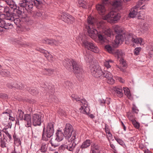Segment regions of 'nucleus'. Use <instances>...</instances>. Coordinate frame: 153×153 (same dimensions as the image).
Segmentation results:
<instances>
[{
	"label": "nucleus",
	"instance_id": "obj_1",
	"mask_svg": "<svg viewBox=\"0 0 153 153\" xmlns=\"http://www.w3.org/2000/svg\"><path fill=\"white\" fill-rule=\"evenodd\" d=\"M95 19L93 17L89 16L87 23L85 24V27L87 30L89 36L91 38H93L94 35L97 34L99 42L102 44L105 41V36L103 34L98 33V31L95 29Z\"/></svg>",
	"mask_w": 153,
	"mask_h": 153
},
{
	"label": "nucleus",
	"instance_id": "obj_2",
	"mask_svg": "<svg viewBox=\"0 0 153 153\" xmlns=\"http://www.w3.org/2000/svg\"><path fill=\"white\" fill-rule=\"evenodd\" d=\"M63 64L68 70L73 69L74 72L79 79L82 77L83 69L81 66L76 61L66 58L63 61Z\"/></svg>",
	"mask_w": 153,
	"mask_h": 153
},
{
	"label": "nucleus",
	"instance_id": "obj_3",
	"mask_svg": "<svg viewBox=\"0 0 153 153\" xmlns=\"http://www.w3.org/2000/svg\"><path fill=\"white\" fill-rule=\"evenodd\" d=\"M48 0H20L19 4L20 7L26 10H32L33 6L38 9H40L43 2H46Z\"/></svg>",
	"mask_w": 153,
	"mask_h": 153
},
{
	"label": "nucleus",
	"instance_id": "obj_4",
	"mask_svg": "<svg viewBox=\"0 0 153 153\" xmlns=\"http://www.w3.org/2000/svg\"><path fill=\"white\" fill-rule=\"evenodd\" d=\"M64 133L61 130H57L55 134L56 140L58 141L62 140L64 137L65 139L69 140L72 136L74 131L72 126L69 123L66 124L64 129Z\"/></svg>",
	"mask_w": 153,
	"mask_h": 153
},
{
	"label": "nucleus",
	"instance_id": "obj_5",
	"mask_svg": "<svg viewBox=\"0 0 153 153\" xmlns=\"http://www.w3.org/2000/svg\"><path fill=\"white\" fill-rule=\"evenodd\" d=\"M110 62L112 63L113 61L109 60L104 62V65L105 67L104 70L103 77L107 79L108 83L112 85L115 83V80L113 78L111 72L112 70L111 68V65H110Z\"/></svg>",
	"mask_w": 153,
	"mask_h": 153
},
{
	"label": "nucleus",
	"instance_id": "obj_6",
	"mask_svg": "<svg viewBox=\"0 0 153 153\" xmlns=\"http://www.w3.org/2000/svg\"><path fill=\"white\" fill-rule=\"evenodd\" d=\"M53 123H48L45 127L44 126L42 133V140L47 141L48 138L52 136L54 132Z\"/></svg>",
	"mask_w": 153,
	"mask_h": 153
},
{
	"label": "nucleus",
	"instance_id": "obj_7",
	"mask_svg": "<svg viewBox=\"0 0 153 153\" xmlns=\"http://www.w3.org/2000/svg\"><path fill=\"white\" fill-rule=\"evenodd\" d=\"M77 138L78 136L73 132L71 139V141L68 140L65 143L59 147L60 149L63 150L66 149L69 151L73 152L76 146L77 143H76Z\"/></svg>",
	"mask_w": 153,
	"mask_h": 153
},
{
	"label": "nucleus",
	"instance_id": "obj_8",
	"mask_svg": "<svg viewBox=\"0 0 153 153\" xmlns=\"http://www.w3.org/2000/svg\"><path fill=\"white\" fill-rule=\"evenodd\" d=\"M114 30L115 34H117L115 36V43L117 45L121 44L124 40V36H125V34H123V29L121 26L115 25Z\"/></svg>",
	"mask_w": 153,
	"mask_h": 153
},
{
	"label": "nucleus",
	"instance_id": "obj_9",
	"mask_svg": "<svg viewBox=\"0 0 153 153\" xmlns=\"http://www.w3.org/2000/svg\"><path fill=\"white\" fill-rule=\"evenodd\" d=\"M90 68L92 75L94 77L98 78L102 75L103 76L104 71L101 70L99 65L91 64L90 65Z\"/></svg>",
	"mask_w": 153,
	"mask_h": 153
},
{
	"label": "nucleus",
	"instance_id": "obj_10",
	"mask_svg": "<svg viewBox=\"0 0 153 153\" xmlns=\"http://www.w3.org/2000/svg\"><path fill=\"white\" fill-rule=\"evenodd\" d=\"M43 115L40 113L33 114L32 117V123L34 126H40L43 122Z\"/></svg>",
	"mask_w": 153,
	"mask_h": 153
},
{
	"label": "nucleus",
	"instance_id": "obj_11",
	"mask_svg": "<svg viewBox=\"0 0 153 153\" xmlns=\"http://www.w3.org/2000/svg\"><path fill=\"white\" fill-rule=\"evenodd\" d=\"M120 18V15L119 13H117L114 11H111L106 15L105 19L108 20L110 22L115 23Z\"/></svg>",
	"mask_w": 153,
	"mask_h": 153
},
{
	"label": "nucleus",
	"instance_id": "obj_12",
	"mask_svg": "<svg viewBox=\"0 0 153 153\" xmlns=\"http://www.w3.org/2000/svg\"><path fill=\"white\" fill-rule=\"evenodd\" d=\"M82 45L85 48L95 53H98L99 51V48L95 44L87 40H83L82 41Z\"/></svg>",
	"mask_w": 153,
	"mask_h": 153
},
{
	"label": "nucleus",
	"instance_id": "obj_13",
	"mask_svg": "<svg viewBox=\"0 0 153 153\" xmlns=\"http://www.w3.org/2000/svg\"><path fill=\"white\" fill-rule=\"evenodd\" d=\"M0 12L4 13L5 19L7 20L13 19V18L12 16L13 14L10 12V9L8 7H0ZM15 14V13L13 14Z\"/></svg>",
	"mask_w": 153,
	"mask_h": 153
},
{
	"label": "nucleus",
	"instance_id": "obj_14",
	"mask_svg": "<svg viewBox=\"0 0 153 153\" xmlns=\"http://www.w3.org/2000/svg\"><path fill=\"white\" fill-rule=\"evenodd\" d=\"M7 86L9 88H16L19 89H23L25 87V85L20 82L11 81L8 82L7 84Z\"/></svg>",
	"mask_w": 153,
	"mask_h": 153
},
{
	"label": "nucleus",
	"instance_id": "obj_15",
	"mask_svg": "<svg viewBox=\"0 0 153 153\" xmlns=\"http://www.w3.org/2000/svg\"><path fill=\"white\" fill-rule=\"evenodd\" d=\"M59 16L63 21L67 23H71L74 21V19L72 16L65 12L60 15Z\"/></svg>",
	"mask_w": 153,
	"mask_h": 153
},
{
	"label": "nucleus",
	"instance_id": "obj_16",
	"mask_svg": "<svg viewBox=\"0 0 153 153\" xmlns=\"http://www.w3.org/2000/svg\"><path fill=\"white\" fill-rule=\"evenodd\" d=\"M109 0H103V3L98 4L96 6V8L98 13L101 15H103L106 11L105 5L108 3Z\"/></svg>",
	"mask_w": 153,
	"mask_h": 153
},
{
	"label": "nucleus",
	"instance_id": "obj_17",
	"mask_svg": "<svg viewBox=\"0 0 153 153\" xmlns=\"http://www.w3.org/2000/svg\"><path fill=\"white\" fill-rule=\"evenodd\" d=\"M71 97L73 101L74 100L78 102L80 105H82L84 107L88 106V104L87 102L84 99H81L79 97H78L77 95L75 94H72L71 95Z\"/></svg>",
	"mask_w": 153,
	"mask_h": 153
},
{
	"label": "nucleus",
	"instance_id": "obj_18",
	"mask_svg": "<svg viewBox=\"0 0 153 153\" xmlns=\"http://www.w3.org/2000/svg\"><path fill=\"white\" fill-rule=\"evenodd\" d=\"M36 50L41 53H44V56L49 61H52L53 60V56L48 51L39 48H37Z\"/></svg>",
	"mask_w": 153,
	"mask_h": 153
},
{
	"label": "nucleus",
	"instance_id": "obj_19",
	"mask_svg": "<svg viewBox=\"0 0 153 153\" xmlns=\"http://www.w3.org/2000/svg\"><path fill=\"white\" fill-rule=\"evenodd\" d=\"M0 27H4L5 29H9L12 28L13 25L11 23L6 22L4 20L0 19Z\"/></svg>",
	"mask_w": 153,
	"mask_h": 153
},
{
	"label": "nucleus",
	"instance_id": "obj_20",
	"mask_svg": "<svg viewBox=\"0 0 153 153\" xmlns=\"http://www.w3.org/2000/svg\"><path fill=\"white\" fill-rule=\"evenodd\" d=\"M138 9L134 7L131 8L130 11V13L129 14L130 17L132 18H134L135 17L140 16L139 14L140 13L137 12Z\"/></svg>",
	"mask_w": 153,
	"mask_h": 153
},
{
	"label": "nucleus",
	"instance_id": "obj_21",
	"mask_svg": "<svg viewBox=\"0 0 153 153\" xmlns=\"http://www.w3.org/2000/svg\"><path fill=\"white\" fill-rule=\"evenodd\" d=\"M31 118L30 116L28 114H25L24 115V117L23 120L25 121V126L27 127L31 126Z\"/></svg>",
	"mask_w": 153,
	"mask_h": 153
},
{
	"label": "nucleus",
	"instance_id": "obj_22",
	"mask_svg": "<svg viewBox=\"0 0 153 153\" xmlns=\"http://www.w3.org/2000/svg\"><path fill=\"white\" fill-rule=\"evenodd\" d=\"M91 150L92 153H100L101 151L100 146L95 143L92 144Z\"/></svg>",
	"mask_w": 153,
	"mask_h": 153
},
{
	"label": "nucleus",
	"instance_id": "obj_23",
	"mask_svg": "<svg viewBox=\"0 0 153 153\" xmlns=\"http://www.w3.org/2000/svg\"><path fill=\"white\" fill-rule=\"evenodd\" d=\"M135 37V36L131 33H128L124 36L126 43H132L134 37Z\"/></svg>",
	"mask_w": 153,
	"mask_h": 153
},
{
	"label": "nucleus",
	"instance_id": "obj_24",
	"mask_svg": "<svg viewBox=\"0 0 153 153\" xmlns=\"http://www.w3.org/2000/svg\"><path fill=\"white\" fill-rule=\"evenodd\" d=\"M84 54L85 55L84 58L86 61L87 62H90L92 58V56L91 54L89 53L88 50L84 52Z\"/></svg>",
	"mask_w": 153,
	"mask_h": 153
},
{
	"label": "nucleus",
	"instance_id": "obj_25",
	"mask_svg": "<svg viewBox=\"0 0 153 153\" xmlns=\"http://www.w3.org/2000/svg\"><path fill=\"white\" fill-rule=\"evenodd\" d=\"M112 6L116 10H119L121 9V2L117 1H114L113 2Z\"/></svg>",
	"mask_w": 153,
	"mask_h": 153
},
{
	"label": "nucleus",
	"instance_id": "obj_26",
	"mask_svg": "<svg viewBox=\"0 0 153 153\" xmlns=\"http://www.w3.org/2000/svg\"><path fill=\"white\" fill-rule=\"evenodd\" d=\"M115 92L117 96L121 98L123 96V89L121 87H116L115 90Z\"/></svg>",
	"mask_w": 153,
	"mask_h": 153
},
{
	"label": "nucleus",
	"instance_id": "obj_27",
	"mask_svg": "<svg viewBox=\"0 0 153 153\" xmlns=\"http://www.w3.org/2000/svg\"><path fill=\"white\" fill-rule=\"evenodd\" d=\"M10 7L13 9H15L16 7L15 3L13 0H3Z\"/></svg>",
	"mask_w": 153,
	"mask_h": 153
},
{
	"label": "nucleus",
	"instance_id": "obj_28",
	"mask_svg": "<svg viewBox=\"0 0 153 153\" xmlns=\"http://www.w3.org/2000/svg\"><path fill=\"white\" fill-rule=\"evenodd\" d=\"M91 140H86L82 143L80 146L82 149H84L89 147L91 145Z\"/></svg>",
	"mask_w": 153,
	"mask_h": 153
},
{
	"label": "nucleus",
	"instance_id": "obj_29",
	"mask_svg": "<svg viewBox=\"0 0 153 153\" xmlns=\"http://www.w3.org/2000/svg\"><path fill=\"white\" fill-rule=\"evenodd\" d=\"M134 43L137 44H140V45H143L144 43L143 42V39L141 38H137L136 36L135 37H134L133 41L132 42Z\"/></svg>",
	"mask_w": 153,
	"mask_h": 153
},
{
	"label": "nucleus",
	"instance_id": "obj_30",
	"mask_svg": "<svg viewBox=\"0 0 153 153\" xmlns=\"http://www.w3.org/2000/svg\"><path fill=\"white\" fill-rule=\"evenodd\" d=\"M42 73L44 75L50 76L53 73V70L51 69H42Z\"/></svg>",
	"mask_w": 153,
	"mask_h": 153
},
{
	"label": "nucleus",
	"instance_id": "obj_31",
	"mask_svg": "<svg viewBox=\"0 0 153 153\" xmlns=\"http://www.w3.org/2000/svg\"><path fill=\"white\" fill-rule=\"evenodd\" d=\"M25 88L30 94L33 95H36L38 93V90L36 88H29L27 87Z\"/></svg>",
	"mask_w": 153,
	"mask_h": 153
},
{
	"label": "nucleus",
	"instance_id": "obj_32",
	"mask_svg": "<svg viewBox=\"0 0 153 153\" xmlns=\"http://www.w3.org/2000/svg\"><path fill=\"white\" fill-rule=\"evenodd\" d=\"M13 137L15 144L18 146L20 145L21 144V142L20 139L17 137L15 134H13Z\"/></svg>",
	"mask_w": 153,
	"mask_h": 153
},
{
	"label": "nucleus",
	"instance_id": "obj_33",
	"mask_svg": "<svg viewBox=\"0 0 153 153\" xmlns=\"http://www.w3.org/2000/svg\"><path fill=\"white\" fill-rule=\"evenodd\" d=\"M80 110H81L80 112L84 114H88L90 111L89 108L88 106L83 107V106H81L80 108Z\"/></svg>",
	"mask_w": 153,
	"mask_h": 153
},
{
	"label": "nucleus",
	"instance_id": "obj_34",
	"mask_svg": "<svg viewBox=\"0 0 153 153\" xmlns=\"http://www.w3.org/2000/svg\"><path fill=\"white\" fill-rule=\"evenodd\" d=\"M18 9L16 7L15 9H14V12H16V14L17 15L19 18L22 19L23 17H22V14H24V13L20 10L19 7H18Z\"/></svg>",
	"mask_w": 153,
	"mask_h": 153
},
{
	"label": "nucleus",
	"instance_id": "obj_35",
	"mask_svg": "<svg viewBox=\"0 0 153 153\" xmlns=\"http://www.w3.org/2000/svg\"><path fill=\"white\" fill-rule=\"evenodd\" d=\"M22 19V21L25 22V24L29 26L32 25L33 23V21L27 17L23 18Z\"/></svg>",
	"mask_w": 153,
	"mask_h": 153
},
{
	"label": "nucleus",
	"instance_id": "obj_36",
	"mask_svg": "<svg viewBox=\"0 0 153 153\" xmlns=\"http://www.w3.org/2000/svg\"><path fill=\"white\" fill-rule=\"evenodd\" d=\"M0 74L2 76H7L10 74V72L7 70L2 69V66L0 65Z\"/></svg>",
	"mask_w": 153,
	"mask_h": 153
},
{
	"label": "nucleus",
	"instance_id": "obj_37",
	"mask_svg": "<svg viewBox=\"0 0 153 153\" xmlns=\"http://www.w3.org/2000/svg\"><path fill=\"white\" fill-rule=\"evenodd\" d=\"M59 142L56 140V139L53 140L52 139L50 141V143L52 146L54 148H56L59 146Z\"/></svg>",
	"mask_w": 153,
	"mask_h": 153
},
{
	"label": "nucleus",
	"instance_id": "obj_38",
	"mask_svg": "<svg viewBox=\"0 0 153 153\" xmlns=\"http://www.w3.org/2000/svg\"><path fill=\"white\" fill-rule=\"evenodd\" d=\"M12 17L13 18V19L9 20L12 22L13 21L14 22L16 25H19L21 22V20L20 18H15V17H14L13 14V16H12Z\"/></svg>",
	"mask_w": 153,
	"mask_h": 153
},
{
	"label": "nucleus",
	"instance_id": "obj_39",
	"mask_svg": "<svg viewBox=\"0 0 153 153\" xmlns=\"http://www.w3.org/2000/svg\"><path fill=\"white\" fill-rule=\"evenodd\" d=\"M53 39H45L42 40V42L44 43L47 44L51 45H53Z\"/></svg>",
	"mask_w": 153,
	"mask_h": 153
},
{
	"label": "nucleus",
	"instance_id": "obj_40",
	"mask_svg": "<svg viewBox=\"0 0 153 153\" xmlns=\"http://www.w3.org/2000/svg\"><path fill=\"white\" fill-rule=\"evenodd\" d=\"M18 117L20 120H22L24 119V112L21 110H18L17 112Z\"/></svg>",
	"mask_w": 153,
	"mask_h": 153
},
{
	"label": "nucleus",
	"instance_id": "obj_41",
	"mask_svg": "<svg viewBox=\"0 0 153 153\" xmlns=\"http://www.w3.org/2000/svg\"><path fill=\"white\" fill-rule=\"evenodd\" d=\"M105 48L107 51L110 53H114V50L112 47L110 45H107L105 46Z\"/></svg>",
	"mask_w": 153,
	"mask_h": 153
},
{
	"label": "nucleus",
	"instance_id": "obj_42",
	"mask_svg": "<svg viewBox=\"0 0 153 153\" xmlns=\"http://www.w3.org/2000/svg\"><path fill=\"white\" fill-rule=\"evenodd\" d=\"M120 62L121 66L124 68H126L127 67V65L126 62L123 58L120 59Z\"/></svg>",
	"mask_w": 153,
	"mask_h": 153
},
{
	"label": "nucleus",
	"instance_id": "obj_43",
	"mask_svg": "<svg viewBox=\"0 0 153 153\" xmlns=\"http://www.w3.org/2000/svg\"><path fill=\"white\" fill-rule=\"evenodd\" d=\"M123 88V90L125 94L126 95L127 97L129 98L131 95L129 90L127 88Z\"/></svg>",
	"mask_w": 153,
	"mask_h": 153
},
{
	"label": "nucleus",
	"instance_id": "obj_44",
	"mask_svg": "<svg viewBox=\"0 0 153 153\" xmlns=\"http://www.w3.org/2000/svg\"><path fill=\"white\" fill-rule=\"evenodd\" d=\"M47 145L45 144L42 143V144L40 149L41 152H44L47 151Z\"/></svg>",
	"mask_w": 153,
	"mask_h": 153
},
{
	"label": "nucleus",
	"instance_id": "obj_45",
	"mask_svg": "<svg viewBox=\"0 0 153 153\" xmlns=\"http://www.w3.org/2000/svg\"><path fill=\"white\" fill-rule=\"evenodd\" d=\"M87 4L86 2L85 1H83L82 2H80L79 6L82 7L83 8H87Z\"/></svg>",
	"mask_w": 153,
	"mask_h": 153
},
{
	"label": "nucleus",
	"instance_id": "obj_46",
	"mask_svg": "<svg viewBox=\"0 0 153 153\" xmlns=\"http://www.w3.org/2000/svg\"><path fill=\"white\" fill-rule=\"evenodd\" d=\"M148 28L149 26L148 25L145 23H144L143 24V26L142 27V30H143V32H144L148 30Z\"/></svg>",
	"mask_w": 153,
	"mask_h": 153
},
{
	"label": "nucleus",
	"instance_id": "obj_47",
	"mask_svg": "<svg viewBox=\"0 0 153 153\" xmlns=\"http://www.w3.org/2000/svg\"><path fill=\"white\" fill-rule=\"evenodd\" d=\"M141 48L140 47H137L136 48L134 51V53L135 55H138L139 54V53L141 50Z\"/></svg>",
	"mask_w": 153,
	"mask_h": 153
},
{
	"label": "nucleus",
	"instance_id": "obj_48",
	"mask_svg": "<svg viewBox=\"0 0 153 153\" xmlns=\"http://www.w3.org/2000/svg\"><path fill=\"white\" fill-rule=\"evenodd\" d=\"M114 138L118 143L121 146H123L124 145V142L121 139L115 137H114Z\"/></svg>",
	"mask_w": 153,
	"mask_h": 153
},
{
	"label": "nucleus",
	"instance_id": "obj_49",
	"mask_svg": "<svg viewBox=\"0 0 153 153\" xmlns=\"http://www.w3.org/2000/svg\"><path fill=\"white\" fill-rule=\"evenodd\" d=\"M132 123L134 126L136 128L138 129L140 127V124L135 120L132 121Z\"/></svg>",
	"mask_w": 153,
	"mask_h": 153
},
{
	"label": "nucleus",
	"instance_id": "obj_50",
	"mask_svg": "<svg viewBox=\"0 0 153 153\" xmlns=\"http://www.w3.org/2000/svg\"><path fill=\"white\" fill-rule=\"evenodd\" d=\"M6 143L4 140H2V138L1 139L0 141V146L2 148H4L6 147Z\"/></svg>",
	"mask_w": 153,
	"mask_h": 153
},
{
	"label": "nucleus",
	"instance_id": "obj_51",
	"mask_svg": "<svg viewBox=\"0 0 153 153\" xmlns=\"http://www.w3.org/2000/svg\"><path fill=\"white\" fill-rule=\"evenodd\" d=\"M116 53L118 58H120L123 56L124 54L122 51L120 50H117L116 52Z\"/></svg>",
	"mask_w": 153,
	"mask_h": 153
},
{
	"label": "nucleus",
	"instance_id": "obj_52",
	"mask_svg": "<svg viewBox=\"0 0 153 153\" xmlns=\"http://www.w3.org/2000/svg\"><path fill=\"white\" fill-rule=\"evenodd\" d=\"M105 129L106 133L108 134V136L109 137H111L112 136V135L110 131V129L108 127L106 126V125H105Z\"/></svg>",
	"mask_w": 153,
	"mask_h": 153
},
{
	"label": "nucleus",
	"instance_id": "obj_53",
	"mask_svg": "<svg viewBox=\"0 0 153 153\" xmlns=\"http://www.w3.org/2000/svg\"><path fill=\"white\" fill-rule=\"evenodd\" d=\"M141 0H140L137 3L136 5L134 6L135 7L137 8V9H138L140 7L141 5L144 2L143 1H141Z\"/></svg>",
	"mask_w": 153,
	"mask_h": 153
},
{
	"label": "nucleus",
	"instance_id": "obj_54",
	"mask_svg": "<svg viewBox=\"0 0 153 153\" xmlns=\"http://www.w3.org/2000/svg\"><path fill=\"white\" fill-rule=\"evenodd\" d=\"M104 22L103 20L101 21L97 24V26L98 28H102L104 26Z\"/></svg>",
	"mask_w": 153,
	"mask_h": 153
},
{
	"label": "nucleus",
	"instance_id": "obj_55",
	"mask_svg": "<svg viewBox=\"0 0 153 153\" xmlns=\"http://www.w3.org/2000/svg\"><path fill=\"white\" fill-rule=\"evenodd\" d=\"M105 104H107L108 105L110 104L111 101V99L110 98L107 97L105 100Z\"/></svg>",
	"mask_w": 153,
	"mask_h": 153
},
{
	"label": "nucleus",
	"instance_id": "obj_56",
	"mask_svg": "<svg viewBox=\"0 0 153 153\" xmlns=\"http://www.w3.org/2000/svg\"><path fill=\"white\" fill-rule=\"evenodd\" d=\"M53 45H55L56 46H58V45H59L62 42H60V41L59 42L58 41L55 40L54 39H53Z\"/></svg>",
	"mask_w": 153,
	"mask_h": 153
},
{
	"label": "nucleus",
	"instance_id": "obj_57",
	"mask_svg": "<svg viewBox=\"0 0 153 153\" xmlns=\"http://www.w3.org/2000/svg\"><path fill=\"white\" fill-rule=\"evenodd\" d=\"M4 113H5L7 114V115H8V116H9V119L12 120V121H14L15 120V118L13 117H11L10 116V114H9L7 112H3V114H4Z\"/></svg>",
	"mask_w": 153,
	"mask_h": 153
},
{
	"label": "nucleus",
	"instance_id": "obj_58",
	"mask_svg": "<svg viewBox=\"0 0 153 153\" xmlns=\"http://www.w3.org/2000/svg\"><path fill=\"white\" fill-rule=\"evenodd\" d=\"M98 101L100 105H105V100L103 99H100Z\"/></svg>",
	"mask_w": 153,
	"mask_h": 153
},
{
	"label": "nucleus",
	"instance_id": "obj_59",
	"mask_svg": "<svg viewBox=\"0 0 153 153\" xmlns=\"http://www.w3.org/2000/svg\"><path fill=\"white\" fill-rule=\"evenodd\" d=\"M48 89H49V92H51V93L53 94V91H54V88L53 87H52L50 85H49L48 87Z\"/></svg>",
	"mask_w": 153,
	"mask_h": 153
},
{
	"label": "nucleus",
	"instance_id": "obj_60",
	"mask_svg": "<svg viewBox=\"0 0 153 153\" xmlns=\"http://www.w3.org/2000/svg\"><path fill=\"white\" fill-rule=\"evenodd\" d=\"M132 111L134 113L137 114L139 111L138 110L135 106H133L132 108Z\"/></svg>",
	"mask_w": 153,
	"mask_h": 153
},
{
	"label": "nucleus",
	"instance_id": "obj_61",
	"mask_svg": "<svg viewBox=\"0 0 153 153\" xmlns=\"http://www.w3.org/2000/svg\"><path fill=\"white\" fill-rule=\"evenodd\" d=\"M65 85H66L67 87H71L72 86V83L69 81H67L65 82Z\"/></svg>",
	"mask_w": 153,
	"mask_h": 153
},
{
	"label": "nucleus",
	"instance_id": "obj_62",
	"mask_svg": "<svg viewBox=\"0 0 153 153\" xmlns=\"http://www.w3.org/2000/svg\"><path fill=\"white\" fill-rule=\"evenodd\" d=\"M128 117L129 119L130 120H131L132 122V121L133 120H135L134 119V116L133 115H131V114H129V115H128Z\"/></svg>",
	"mask_w": 153,
	"mask_h": 153
},
{
	"label": "nucleus",
	"instance_id": "obj_63",
	"mask_svg": "<svg viewBox=\"0 0 153 153\" xmlns=\"http://www.w3.org/2000/svg\"><path fill=\"white\" fill-rule=\"evenodd\" d=\"M117 79L120 82L122 83H123L125 82V80L123 78L120 77H117Z\"/></svg>",
	"mask_w": 153,
	"mask_h": 153
},
{
	"label": "nucleus",
	"instance_id": "obj_64",
	"mask_svg": "<svg viewBox=\"0 0 153 153\" xmlns=\"http://www.w3.org/2000/svg\"><path fill=\"white\" fill-rule=\"evenodd\" d=\"M5 133L6 134V135L7 137H8V138H9V140H10L12 139L11 135L9 134V133L7 131H6L5 132Z\"/></svg>",
	"mask_w": 153,
	"mask_h": 153
}]
</instances>
